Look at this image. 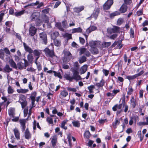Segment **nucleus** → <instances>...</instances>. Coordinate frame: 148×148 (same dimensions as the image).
Instances as JSON below:
<instances>
[{
    "label": "nucleus",
    "instance_id": "nucleus-1",
    "mask_svg": "<svg viewBox=\"0 0 148 148\" xmlns=\"http://www.w3.org/2000/svg\"><path fill=\"white\" fill-rule=\"evenodd\" d=\"M72 71L73 73L72 77L68 74H66L64 75V77L66 80H69V82H72L73 79H74L77 82L82 79L80 76L79 75V73L78 71L73 69Z\"/></svg>",
    "mask_w": 148,
    "mask_h": 148
},
{
    "label": "nucleus",
    "instance_id": "nucleus-2",
    "mask_svg": "<svg viewBox=\"0 0 148 148\" xmlns=\"http://www.w3.org/2000/svg\"><path fill=\"white\" fill-rule=\"evenodd\" d=\"M63 53L64 54V56L62 59L64 63H67L71 59L73 58L71 54L69 51L64 50Z\"/></svg>",
    "mask_w": 148,
    "mask_h": 148
},
{
    "label": "nucleus",
    "instance_id": "nucleus-3",
    "mask_svg": "<svg viewBox=\"0 0 148 148\" xmlns=\"http://www.w3.org/2000/svg\"><path fill=\"white\" fill-rule=\"evenodd\" d=\"M46 57L49 58H53L56 57L55 55V52L53 49H50L48 47H46L43 50Z\"/></svg>",
    "mask_w": 148,
    "mask_h": 148
},
{
    "label": "nucleus",
    "instance_id": "nucleus-4",
    "mask_svg": "<svg viewBox=\"0 0 148 148\" xmlns=\"http://www.w3.org/2000/svg\"><path fill=\"white\" fill-rule=\"evenodd\" d=\"M39 36L40 41L45 45H46L47 42V35L45 32H42L39 34Z\"/></svg>",
    "mask_w": 148,
    "mask_h": 148
},
{
    "label": "nucleus",
    "instance_id": "nucleus-5",
    "mask_svg": "<svg viewBox=\"0 0 148 148\" xmlns=\"http://www.w3.org/2000/svg\"><path fill=\"white\" fill-rule=\"evenodd\" d=\"M78 51L80 55L84 54L87 57H90L91 55L89 52L85 48H81L78 49Z\"/></svg>",
    "mask_w": 148,
    "mask_h": 148
},
{
    "label": "nucleus",
    "instance_id": "nucleus-6",
    "mask_svg": "<svg viewBox=\"0 0 148 148\" xmlns=\"http://www.w3.org/2000/svg\"><path fill=\"white\" fill-rule=\"evenodd\" d=\"M113 3V0H107L106 3L103 5L104 10H107L110 8Z\"/></svg>",
    "mask_w": 148,
    "mask_h": 148
},
{
    "label": "nucleus",
    "instance_id": "nucleus-7",
    "mask_svg": "<svg viewBox=\"0 0 148 148\" xmlns=\"http://www.w3.org/2000/svg\"><path fill=\"white\" fill-rule=\"evenodd\" d=\"M23 45L25 51L30 53H32L33 52V50L27 44L24 42Z\"/></svg>",
    "mask_w": 148,
    "mask_h": 148
},
{
    "label": "nucleus",
    "instance_id": "nucleus-8",
    "mask_svg": "<svg viewBox=\"0 0 148 148\" xmlns=\"http://www.w3.org/2000/svg\"><path fill=\"white\" fill-rule=\"evenodd\" d=\"M123 97L121 99L122 100V104L123 107H125L124 112H126L128 109V106L127 105H125V94H123Z\"/></svg>",
    "mask_w": 148,
    "mask_h": 148
},
{
    "label": "nucleus",
    "instance_id": "nucleus-9",
    "mask_svg": "<svg viewBox=\"0 0 148 148\" xmlns=\"http://www.w3.org/2000/svg\"><path fill=\"white\" fill-rule=\"evenodd\" d=\"M99 12L100 10L99 9L97 8L95 9L91 16H92V17L94 18L95 19H97L99 14Z\"/></svg>",
    "mask_w": 148,
    "mask_h": 148
},
{
    "label": "nucleus",
    "instance_id": "nucleus-10",
    "mask_svg": "<svg viewBox=\"0 0 148 148\" xmlns=\"http://www.w3.org/2000/svg\"><path fill=\"white\" fill-rule=\"evenodd\" d=\"M97 29V27L94 26H91L88 28L86 30V34H88L91 32Z\"/></svg>",
    "mask_w": 148,
    "mask_h": 148
},
{
    "label": "nucleus",
    "instance_id": "nucleus-11",
    "mask_svg": "<svg viewBox=\"0 0 148 148\" xmlns=\"http://www.w3.org/2000/svg\"><path fill=\"white\" fill-rule=\"evenodd\" d=\"M127 7L126 5L125 4H123L119 9V11L121 13H124L127 11Z\"/></svg>",
    "mask_w": 148,
    "mask_h": 148
},
{
    "label": "nucleus",
    "instance_id": "nucleus-12",
    "mask_svg": "<svg viewBox=\"0 0 148 148\" xmlns=\"http://www.w3.org/2000/svg\"><path fill=\"white\" fill-rule=\"evenodd\" d=\"M40 14L38 12H34L31 16V19L32 21H34L39 16Z\"/></svg>",
    "mask_w": 148,
    "mask_h": 148
},
{
    "label": "nucleus",
    "instance_id": "nucleus-13",
    "mask_svg": "<svg viewBox=\"0 0 148 148\" xmlns=\"http://www.w3.org/2000/svg\"><path fill=\"white\" fill-rule=\"evenodd\" d=\"M36 32V29L35 27H32L29 29V34L31 36H34Z\"/></svg>",
    "mask_w": 148,
    "mask_h": 148
},
{
    "label": "nucleus",
    "instance_id": "nucleus-14",
    "mask_svg": "<svg viewBox=\"0 0 148 148\" xmlns=\"http://www.w3.org/2000/svg\"><path fill=\"white\" fill-rule=\"evenodd\" d=\"M57 141V138L56 136H53L51 140V143L52 146L54 147L56 145Z\"/></svg>",
    "mask_w": 148,
    "mask_h": 148
},
{
    "label": "nucleus",
    "instance_id": "nucleus-15",
    "mask_svg": "<svg viewBox=\"0 0 148 148\" xmlns=\"http://www.w3.org/2000/svg\"><path fill=\"white\" fill-rule=\"evenodd\" d=\"M9 63L11 67L15 69H17L16 64L12 59H10L9 61Z\"/></svg>",
    "mask_w": 148,
    "mask_h": 148
},
{
    "label": "nucleus",
    "instance_id": "nucleus-16",
    "mask_svg": "<svg viewBox=\"0 0 148 148\" xmlns=\"http://www.w3.org/2000/svg\"><path fill=\"white\" fill-rule=\"evenodd\" d=\"M87 65H84L80 68L79 71L80 74L84 73L87 71Z\"/></svg>",
    "mask_w": 148,
    "mask_h": 148
},
{
    "label": "nucleus",
    "instance_id": "nucleus-17",
    "mask_svg": "<svg viewBox=\"0 0 148 148\" xmlns=\"http://www.w3.org/2000/svg\"><path fill=\"white\" fill-rule=\"evenodd\" d=\"M99 42L97 41H91L89 42V45L92 48L97 47L98 45Z\"/></svg>",
    "mask_w": 148,
    "mask_h": 148
},
{
    "label": "nucleus",
    "instance_id": "nucleus-18",
    "mask_svg": "<svg viewBox=\"0 0 148 148\" xmlns=\"http://www.w3.org/2000/svg\"><path fill=\"white\" fill-rule=\"evenodd\" d=\"M19 122L21 126L22 127V129L25 130V124L26 122V120L24 119H20L19 120Z\"/></svg>",
    "mask_w": 148,
    "mask_h": 148
},
{
    "label": "nucleus",
    "instance_id": "nucleus-19",
    "mask_svg": "<svg viewBox=\"0 0 148 148\" xmlns=\"http://www.w3.org/2000/svg\"><path fill=\"white\" fill-rule=\"evenodd\" d=\"M4 71L9 73L12 71V69L10 68L9 65L6 64L3 68Z\"/></svg>",
    "mask_w": 148,
    "mask_h": 148
},
{
    "label": "nucleus",
    "instance_id": "nucleus-20",
    "mask_svg": "<svg viewBox=\"0 0 148 148\" xmlns=\"http://www.w3.org/2000/svg\"><path fill=\"white\" fill-rule=\"evenodd\" d=\"M84 7L83 6L80 7H76L74 8L73 10L74 12L78 13L83 10L84 9Z\"/></svg>",
    "mask_w": 148,
    "mask_h": 148
},
{
    "label": "nucleus",
    "instance_id": "nucleus-21",
    "mask_svg": "<svg viewBox=\"0 0 148 148\" xmlns=\"http://www.w3.org/2000/svg\"><path fill=\"white\" fill-rule=\"evenodd\" d=\"M17 69L18 68L19 69L22 70L23 69H25V67H24V63L22 62H19L17 64Z\"/></svg>",
    "mask_w": 148,
    "mask_h": 148
},
{
    "label": "nucleus",
    "instance_id": "nucleus-22",
    "mask_svg": "<svg viewBox=\"0 0 148 148\" xmlns=\"http://www.w3.org/2000/svg\"><path fill=\"white\" fill-rule=\"evenodd\" d=\"M105 84V81L104 79H102L99 83H97L95 86L98 87H101L103 86Z\"/></svg>",
    "mask_w": 148,
    "mask_h": 148
},
{
    "label": "nucleus",
    "instance_id": "nucleus-23",
    "mask_svg": "<svg viewBox=\"0 0 148 148\" xmlns=\"http://www.w3.org/2000/svg\"><path fill=\"white\" fill-rule=\"evenodd\" d=\"M25 138L27 139H29L31 138V135L28 130H26L25 132Z\"/></svg>",
    "mask_w": 148,
    "mask_h": 148
},
{
    "label": "nucleus",
    "instance_id": "nucleus-24",
    "mask_svg": "<svg viewBox=\"0 0 148 148\" xmlns=\"http://www.w3.org/2000/svg\"><path fill=\"white\" fill-rule=\"evenodd\" d=\"M59 35V34L58 32H53L51 35V38L53 40H55Z\"/></svg>",
    "mask_w": 148,
    "mask_h": 148
},
{
    "label": "nucleus",
    "instance_id": "nucleus-25",
    "mask_svg": "<svg viewBox=\"0 0 148 148\" xmlns=\"http://www.w3.org/2000/svg\"><path fill=\"white\" fill-rule=\"evenodd\" d=\"M82 29L80 27H79L77 28H74L72 30V33H80L82 32Z\"/></svg>",
    "mask_w": 148,
    "mask_h": 148
},
{
    "label": "nucleus",
    "instance_id": "nucleus-26",
    "mask_svg": "<svg viewBox=\"0 0 148 148\" xmlns=\"http://www.w3.org/2000/svg\"><path fill=\"white\" fill-rule=\"evenodd\" d=\"M130 102L133 108H134L136 106V100L134 99L133 96L132 97V99L130 100Z\"/></svg>",
    "mask_w": 148,
    "mask_h": 148
},
{
    "label": "nucleus",
    "instance_id": "nucleus-27",
    "mask_svg": "<svg viewBox=\"0 0 148 148\" xmlns=\"http://www.w3.org/2000/svg\"><path fill=\"white\" fill-rule=\"evenodd\" d=\"M54 45L57 47H60L61 46V41L60 40L56 39L54 40Z\"/></svg>",
    "mask_w": 148,
    "mask_h": 148
},
{
    "label": "nucleus",
    "instance_id": "nucleus-28",
    "mask_svg": "<svg viewBox=\"0 0 148 148\" xmlns=\"http://www.w3.org/2000/svg\"><path fill=\"white\" fill-rule=\"evenodd\" d=\"M14 109L13 108H10L8 110V114L10 116L13 117L14 114Z\"/></svg>",
    "mask_w": 148,
    "mask_h": 148
},
{
    "label": "nucleus",
    "instance_id": "nucleus-29",
    "mask_svg": "<svg viewBox=\"0 0 148 148\" xmlns=\"http://www.w3.org/2000/svg\"><path fill=\"white\" fill-rule=\"evenodd\" d=\"M21 101L23 102L27 101L26 97L23 95H21L20 96L19 100L18 102L21 103Z\"/></svg>",
    "mask_w": 148,
    "mask_h": 148
},
{
    "label": "nucleus",
    "instance_id": "nucleus-30",
    "mask_svg": "<svg viewBox=\"0 0 148 148\" xmlns=\"http://www.w3.org/2000/svg\"><path fill=\"white\" fill-rule=\"evenodd\" d=\"M35 56H40L41 52L40 50H37L36 49L34 50L33 51V52Z\"/></svg>",
    "mask_w": 148,
    "mask_h": 148
},
{
    "label": "nucleus",
    "instance_id": "nucleus-31",
    "mask_svg": "<svg viewBox=\"0 0 148 148\" xmlns=\"http://www.w3.org/2000/svg\"><path fill=\"white\" fill-rule=\"evenodd\" d=\"M86 60V58L84 56H82L79 59V61L80 64L85 62Z\"/></svg>",
    "mask_w": 148,
    "mask_h": 148
},
{
    "label": "nucleus",
    "instance_id": "nucleus-32",
    "mask_svg": "<svg viewBox=\"0 0 148 148\" xmlns=\"http://www.w3.org/2000/svg\"><path fill=\"white\" fill-rule=\"evenodd\" d=\"M8 94H12L14 92V89L10 85H9L8 88Z\"/></svg>",
    "mask_w": 148,
    "mask_h": 148
},
{
    "label": "nucleus",
    "instance_id": "nucleus-33",
    "mask_svg": "<svg viewBox=\"0 0 148 148\" xmlns=\"http://www.w3.org/2000/svg\"><path fill=\"white\" fill-rule=\"evenodd\" d=\"M28 89H23L22 88L19 89H18L16 90L17 92L18 93H25L28 92Z\"/></svg>",
    "mask_w": 148,
    "mask_h": 148
},
{
    "label": "nucleus",
    "instance_id": "nucleus-34",
    "mask_svg": "<svg viewBox=\"0 0 148 148\" xmlns=\"http://www.w3.org/2000/svg\"><path fill=\"white\" fill-rule=\"evenodd\" d=\"M72 123L75 127H79L80 126V123L78 121H72Z\"/></svg>",
    "mask_w": 148,
    "mask_h": 148
},
{
    "label": "nucleus",
    "instance_id": "nucleus-35",
    "mask_svg": "<svg viewBox=\"0 0 148 148\" xmlns=\"http://www.w3.org/2000/svg\"><path fill=\"white\" fill-rule=\"evenodd\" d=\"M121 41L119 40L117 42H115L114 43V44L115 43V45H116L118 46V48L120 49L122 48L123 45L121 44Z\"/></svg>",
    "mask_w": 148,
    "mask_h": 148
},
{
    "label": "nucleus",
    "instance_id": "nucleus-36",
    "mask_svg": "<svg viewBox=\"0 0 148 148\" xmlns=\"http://www.w3.org/2000/svg\"><path fill=\"white\" fill-rule=\"evenodd\" d=\"M91 52L93 54H97L99 53L98 49L97 48L95 47L92 48Z\"/></svg>",
    "mask_w": 148,
    "mask_h": 148
},
{
    "label": "nucleus",
    "instance_id": "nucleus-37",
    "mask_svg": "<svg viewBox=\"0 0 148 148\" xmlns=\"http://www.w3.org/2000/svg\"><path fill=\"white\" fill-rule=\"evenodd\" d=\"M25 11V10H23L20 12H16L14 14V15L16 16H20L24 13Z\"/></svg>",
    "mask_w": 148,
    "mask_h": 148
},
{
    "label": "nucleus",
    "instance_id": "nucleus-38",
    "mask_svg": "<svg viewBox=\"0 0 148 148\" xmlns=\"http://www.w3.org/2000/svg\"><path fill=\"white\" fill-rule=\"evenodd\" d=\"M14 131L16 138L17 139H19L20 133L18 130H14Z\"/></svg>",
    "mask_w": 148,
    "mask_h": 148
},
{
    "label": "nucleus",
    "instance_id": "nucleus-39",
    "mask_svg": "<svg viewBox=\"0 0 148 148\" xmlns=\"http://www.w3.org/2000/svg\"><path fill=\"white\" fill-rule=\"evenodd\" d=\"M95 88V86L93 85H91L88 87V88L89 90L90 93H92L94 92L93 90Z\"/></svg>",
    "mask_w": 148,
    "mask_h": 148
},
{
    "label": "nucleus",
    "instance_id": "nucleus-40",
    "mask_svg": "<svg viewBox=\"0 0 148 148\" xmlns=\"http://www.w3.org/2000/svg\"><path fill=\"white\" fill-rule=\"evenodd\" d=\"M68 94V93L66 91L63 90L60 93V95L62 97H66Z\"/></svg>",
    "mask_w": 148,
    "mask_h": 148
},
{
    "label": "nucleus",
    "instance_id": "nucleus-41",
    "mask_svg": "<svg viewBox=\"0 0 148 148\" xmlns=\"http://www.w3.org/2000/svg\"><path fill=\"white\" fill-rule=\"evenodd\" d=\"M90 136V134L88 130L86 131L84 134V138L88 139L89 138Z\"/></svg>",
    "mask_w": 148,
    "mask_h": 148
},
{
    "label": "nucleus",
    "instance_id": "nucleus-42",
    "mask_svg": "<svg viewBox=\"0 0 148 148\" xmlns=\"http://www.w3.org/2000/svg\"><path fill=\"white\" fill-rule=\"evenodd\" d=\"M56 26L61 31H64V29L61 26V24L60 23H57L56 24Z\"/></svg>",
    "mask_w": 148,
    "mask_h": 148
},
{
    "label": "nucleus",
    "instance_id": "nucleus-43",
    "mask_svg": "<svg viewBox=\"0 0 148 148\" xmlns=\"http://www.w3.org/2000/svg\"><path fill=\"white\" fill-rule=\"evenodd\" d=\"M112 28L114 33H117L119 32L120 30V27L116 26H114Z\"/></svg>",
    "mask_w": 148,
    "mask_h": 148
},
{
    "label": "nucleus",
    "instance_id": "nucleus-44",
    "mask_svg": "<svg viewBox=\"0 0 148 148\" xmlns=\"http://www.w3.org/2000/svg\"><path fill=\"white\" fill-rule=\"evenodd\" d=\"M73 66L75 69H74L78 71L79 67V65L78 64V62H74L73 64Z\"/></svg>",
    "mask_w": 148,
    "mask_h": 148
},
{
    "label": "nucleus",
    "instance_id": "nucleus-45",
    "mask_svg": "<svg viewBox=\"0 0 148 148\" xmlns=\"http://www.w3.org/2000/svg\"><path fill=\"white\" fill-rule=\"evenodd\" d=\"M120 14V13L118 11L112 13L111 14H110V17L112 18L114 17V16H115L116 15H119Z\"/></svg>",
    "mask_w": 148,
    "mask_h": 148
},
{
    "label": "nucleus",
    "instance_id": "nucleus-46",
    "mask_svg": "<svg viewBox=\"0 0 148 148\" xmlns=\"http://www.w3.org/2000/svg\"><path fill=\"white\" fill-rule=\"evenodd\" d=\"M62 23L64 28H66L67 27L68 23L66 20H64V21L62 22Z\"/></svg>",
    "mask_w": 148,
    "mask_h": 148
},
{
    "label": "nucleus",
    "instance_id": "nucleus-47",
    "mask_svg": "<svg viewBox=\"0 0 148 148\" xmlns=\"http://www.w3.org/2000/svg\"><path fill=\"white\" fill-rule=\"evenodd\" d=\"M138 77L137 76V75L136 74L134 75L128 76L127 77V78L128 79L130 80L133 79Z\"/></svg>",
    "mask_w": 148,
    "mask_h": 148
},
{
    "label": "nucleus",
    "instance_id": "nucleus-48",
    "mask_svg": "<svg viewBox=\"0 0 148 148\" xmlns=\"http://www.w3.org/2000/svg\"><path fill=\"white\" fill-rule=\"evenodd\" d=\"M66 123V121L65 120H64L62 123L61 125V126L62 128L64 129L65 130H66L67 129V127H65L64 125Z\"/></svg>",
    "mask_w": 148,
    "mask_h": 148
},
{
    "label": "nucleus",
    "instance_id": "nucleus-49",
    "mask_svg": "<svg viewBox=\"0 0 148 148\" xmlns=\"http://www.w3.org/2000/svg\"><path fill=\"white\" fill-rule=\"evenodd\" d=\"M131 118L134 121L135 123H136L137 121H139V117L138 116H134L131 117Z\"/></svg>",
    "mask_w": 148,
    "mask_h": 148
},
{
    "label": "nucleus",
    "instance_id": "nucleus-50",
    "mask_svg": "<svg viewBox=\"0 0 148 148\" xmlns=\"http://www.w3.org/2000/svg\"><path fill=\"white\" fill-rule=\"evenodd\" d=\"M71 137L70 134H68L67 135V138L69 142V145L70 146L71 145Z\"/></svg>",
    "mask_w": 148,
    "mask_h": 148
},
{
    "label": "nucleus",
    "instance_id": "nucleus-51",
    "mask_svg": "<svg viewBox=\"0 0 148 148\" xmlns=\"http://www.w3.org/2000/svg\"><path fill=\"white\" fill-rule=\"evenodd\" d=\"M54 75L56 77H58L60 79L62 78V76L59 72L57 73L56 71L54 72Z\"/></svg>",
    "mask_w": 148,
    "mask_h": 148
},
{
    "label": "nucleus",
    "instance_id": "nucleus-52",
    "mask_svg": "<svg viewBox=\"0 0 148 148\" xmlns=\"http://www.w3.org/2000/svg\"><path fill=\"white\" fill-rule=\"evenodd\" d=\"M47 121L49 124H53V120L51 118L49 117H47Z\"/></svg>",
    "mask_w": 148,
    "mask_h": 148
},
{
    "label": "nucleus",
    "instance_id": "nucleus-53",
    "mask_svg": "<svg viewBox=\"0 0 148 148\" xmlns=\"http://www.w3.org/2000/svg\"><path fill=\"white\" fill-rule=\"evenodd\" d=\"M28 60L30 62H32L33 60V56L32 54H29L27 56Z\"/></svg>",
    "mask_w": 148,
    "mask_h": 148
},
{
    "label": "nucleus",
    "instance_id": "nucleus-54",
    "mask_svg": "<svg viewBox=\"0 0 148 148\" xmlns=\"http://www.w3.org/2000/svg\"><path fill=\"white\" fill-rule=\"evenodd\" d=\"M49 11V8H48L42 10V12L43 14L45 15V14L48 13Z\"/></svg>",
    "mask_w": 148,
    "mask_h": 148
},
{
    "label": "nucleus",
    "instance_id": "nucleus-55",
    "mask_svg": "<svg viewBox=\"0 0 148 148\" xmlns=\"http://www.w3.org/2000/svg\"><path fill=\"white\" fill-rule=\"evenodd\" d=\"M133 91V90L132 87H130L128 88V91L127 92L128 95H131Z\"/></svg>",
    "mask_w": 148,
    "mask_h": 148
},
{
    "label": "nucleus",
    "instance_id": "nucleus-56",
    "mask_svg": "<svg viewBox=\"0 0 148 148\" xmlns=\"http://www.w3.org/2000/svg\"><path fill=\"white\" fill-rule=\"evenodd\" d=\"M21 104L22 108H25L27 105V102H22L21 101V103H20Z\"/></svg>",
    "mask_w": 148,
    "mask_h": 148
},
{
    "label": "nucleus",
    "instance_id": "nucleus-57",
    "mask_svg": "<svg viewBox=\"0 0 148 148\" xmlns=\"http://www.w3.org/2000/svg\"><path fill=\"white\" fill-rule=\"evenodd\" d=\"M12 22L10 21H8L5 22V25L6 27H10L12 25Z\"/></svg>",
    "mask_w": 148,
    "mask_h": 148
},
{
    "label": "nucleus",
    "instance_id": "nucleus-58",
    "mask_svg": "<svg viewBox=\"0 0 148 148\" xmlns=\"http://www.w3.org/2000/svg\"><path fill=\"white\" fill-rule=\"evenodd\" d=\"M123 19L121 18H119L117 21V25H120L123 23Z\"/></svg>",
    "mask_w": 148,
    "mask_h": 148
},
{
    "label": "nucleus",
    "instance_id": "nucleus-59",
    "mask_svg": "<svg viewBox=\"0 0 148 148\" xmlns=\"http://www.w3.org/2000/svg\"><path fill=\"white\" fill-rule=\"evenodd\" d=\"M64 36L67 37L68 39H71L72 38V37L71 36V34H69L68 33H66L64 34Z\"/></svg>",
    "mask_w": 148,
    "mask_h": 148
},
{
    "label": "nucleus",
    "instance_id": "nucleus-60",
    "mask_svg": "<svg viewBox=\"0 0 148 148\" xmlns=\"http://www.w3.org/2000/svg\"><path fill=\"white\" fill-rule=\"evenodd\" d=\"M23 60L24 61V67H25V69H26V67L29 65V64L28 62L25 59H23Z\"/></svg>",
    "mask_w": 148,
    "mask_h": 148
},
{
    "label": "nucleus",
    "instance_id": "nucleus-61",
    "mask_svg": "<svg viewBox=\"0 0 148 148\" xmlns=\"http://www.w3.org/2000/svg\"><path fill=\"white\" fill-rule=\"evenodd\" d=\"M143 14V9H141L140 10L136 12V15L138 16L141 15Z\"/></svg>",
    "mask_w": 148,
    "mask_h": 148
},
{
    "label": "nucleus",
    "instance_id": "nucleus-62",
    "mask_svg": "<svg viewBox=\"0 0 148 148\" xmlns=\"http://www.w3.org/2000/svg\"><path fill=\"white\" fill-rule=\"evenodd\" d=\"M111 43L110 42H105L103 44L104 46L105 47H108L110 45Z\"/></svg>",
    "mask_w": 148,
    "mask_h": 148
},
{
    "label": "nucleus",
    "instance_id": "nucleus-63",
    "mask_svg": "<svg viewBox=\"0 0 148 148\" xmlns=\"http://www.w3.org/2000/svg\"><path fill=\"white\" fill-rule=\"evenodd\" d=\"M103 72L105 76H107L109 73V71L105 69H103Z\"/></svg>",
    "mask_w": 148,
    "mask_h": 148
},
{
    "label": "nucleus",
    "instance_id": "nucleus-64",
    "mask_svg": "<svg viewBox=\"0 0 148 148\" xmlns=\"http://www.w3.org/2000/svg\"><path fill=\"white\" fill-rule=\"evenodd\" d=\"M107 32L108 34H111L113 32V30L112 28H108L107 29Z\"/></svg>",
    "mask_w": 148,
    "mask_h": 148
}]
</instances>
